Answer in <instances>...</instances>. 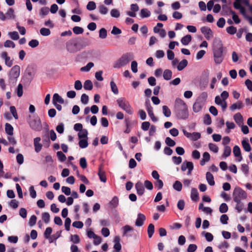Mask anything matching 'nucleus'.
<instances>
[{
    "instance_id": "obj_24",
    "label": "nucleus",
    "mask_w": 252,
    "mask_h": 252,
    "mask_svg": "<svg viewBox=\"0 0 252 252\" xmlns=\"http://www.w3.org/2000/svg\"><path fill=\"white\" fill-rule=\"evenodd\" d=\"M231 153V149L229 146H224L223 152L221 158H226L228 157Z\"/></svg>"
},
{
    "instance_id": "obj_9",
    "label": "nucleus",
    "mask_w": 252,
    "mask_h": 252,
    "mask_svg": "<svg viewBox=\"0 0 252 252\" xmlns=\"http://www.w3.org/2000/svg\"><path fill=\"white\" fill-rule=\"evenodd\" d=\"M36 68L33 65H28L25 71V74L30 81L34 78Z\"/></svg>"
},
{
    "instance_id": "obj_45",
    "label": "nucleus",
    "mask_w": 252,
    "mask_h": 252,
    "mask_svg": "<svg viewBox=\"0 0 252 252\" xmlns=\"http://www.w3.org/2000/svg\"><path fill=\"white\" fill-rule=\"evenodd\" d=\"M99 12L102 15H106L108 11V8L103 5H100L98 7Z\"/></svg>"
},
{
    "instance_id": "obj_2",
    "label": "nucleus",
    "mask_w": 252,
    "mask_h": 252,
    "mask_svg": "<svg viewBox=\"0 0 252 252\" xmlns=\"http://www.w3.org/2000/svg\"><path fill=\"white\" fill-rule=\"evenodd\" d=\"M133 59L134 56L132 53L127 52L124 54L121 57L114 63L113 67L116 68H120L125 66Z\"/></svg>"
},
{
    "instance_id": "obj_61",
    "label": "nucleus",
    "mask_w": 252,
    "mask_h": 252,
    "mask_svg": "<svg viewBox=\"0 0 252 252\" xmlns=\"http://www.w3.org/2000/svg\"><path fill=\"white\" fill-rule=\"evenodd\" d=\"M36 220H37V218L35 215L32 216L29 220V225L30 226H32L34 225L36 223Z\"/></svg>"
},
{
    "instance_id": "obj_56",
    "label": "nucleus",
    "mask_w": 252,
    "mask_h": 252,
    "mask_svg": "<svg viewBox=\"0 0 252 252\" xmlns=\"http://www.w3.org/2000/svg\"><path fill=\"white\" fill-rule=\"evenodd\" d=\"M110 15L112 17L118 18L120 16V13L117 9H112L110 11Z\"/></svg>"
},
{
    "instance_id": "obj_51",
    "label": "nucleus",
    "mask_w": 252,
    "mask_h": 252,
    "mask_svg": "<svg viewBox=\"0 0 252 252\" xmlns=\"http://www.w3.org/2000/svg\"><path fill=\"white\" fill-rule=\"evenodd\" d=\"M96 8V4L93 1H90L87 5V9L88 10H94Z\"/></svg>"
},
{
    "instance_id": "obj_3",
    "label": "nucleus",
    "mask_w": 252,
    "mask_h": 252,
    "mask_svg": "<svg viewBox=\"0 0 252 252\" xmlns=\"http://www.w3.org/2000/svg\"><path fill=\"white\" fill-rule=\"evenodd\" d=\"M212 50L214 61L216 64L220 63V40L219 38H215L213 43Z\"/></svg>"
},
{
    "instance_id": "obj_14",
    "label": "nucleus",
    "mask_w": 252,
    "mask_h": 252,
    "mask_svg": "<svg viewBox=\"0 0 252 252\" xmlns=\"http://www.w3.org/2000/svg\"><path fill=\"white\" fill-rule=\"evenodd\" d=\"M233 153L234 156L236 158V160L240 162L243 159L241 154V151L240 147L238 145H235L233 148Z\"/></svg>"
},
{
    "instance_id": "obj_5",
    "label": "nucleus",
    "mask_w": 252,
    "mask_h": 252,
    "mask_svg": "<svg viewBox=\"0 0 252 252\" xmlns=\"http://www.w3.org/2000/svg\"><path fill=\"white\" fill-rule=\"evenodd\" d=\"M117 104L119 106L125 111L127 113L131 115L133 113V110L129 104V102L124 97H121L117 100Z\"/></svg>"
},
{
    "instance_id": "obj_7",
    "label": "nucleus",
    "mask_w": 252,
    "mask_h": 252,
    "mask_svg": "<svg viewBox=\"0 0 252 252\" xmlns=\"http://www.w3.org/2000/svg\"><path fill=\"white\" fill-rule=\"evenodd\" d=\"M206 93H202L193 105V111L195 112H199L204 105V101L207 97Z\"/></svg>"
},
{
    "instance_id": "obj_62",
    "label": "nucleus",
    "mask_w": 252,
    "mask_h": 252,
    "mask_svg": "<svg viewBox=\"0 0 252 252\" xmlns=\"http://www.w3.org/2000/svg\"><path fill=\"white\" fill-rule=\"evenodd\" d=\"M71 241L75 244H78L80 242V238L79 236L77 234L71 235Z\"/></svg>"
},
{
    "instance_id": "obj_38",
    "label": "nucleus",
    "mask_w": 252,
    "mask_h": 252,
    "mask_svg": "<svg viewBox=\"0 0 252 252\" xmlns=\"http://www.w3.org/2000/svg\"><path fill=\"white\" fill-rule=\"evenodd\" d=\"M93 87V83L90 80L85 81L84 83V88L86 90H91Z\"/></svg>"
},
{
    "instance_id": "obj_59",
    "label": "nucleus",
    "mask_w": 252,
    "mask_h": 252,
    "mask_svg": "<svg viewBox=\"0 0 252 252\" xmlns=\"http://www.w3.org/2000/svg\"><path fill=\"white\" fill-rule=\"evenodd\" d=\"M81 101L83 104H87L89 102V96L85 94H82L81 97Z\"/></svg>"
},
{
    "instance_id": "obj_48",
    "label": "nucleus",
    "mask_w": 252,
    "mask_h": 252,
    "mask_svg": "<svg viewBox=\"0 0 252 252\" xmlns=\"http://www.w3.org/2000/svg\"><path fill=\"white\" fill-rule=\"evenodd\" d=\"M8 34L10 36V37L13 40H17L19 38V35L18 34V33L16 31L9 32H8Z\"/></svg>"
},
{
    "instance_id": "obj_58",
    "label": "nucleus",
    "mask_w": 252,
    "mask_h": 252,
    "mask_svg": "<svg viewBox=\"0 0 252 252\" xmlns=\"http://www.w3.org/2000/svg\"><path fill=\"white\" fill-rule=\"evenodd\" d=\"M72 31L73 32L76 34H81L84 32V30L82 28L77 26L74 27L73 28Z\"/></svg>"
},
{
    "instance_id": "obj_53",
    "label": "nucleus",
    "mask_w": 252,
    "mask_h": 252,
    "mask_svg": "<svg viewBox=\"0 0 252 252\" xmlns=\"http://www.w3.org/2000/svg\"><path fill=\"white\" fill-rule=\"evenodd\" d=\"M23 85L21 84H19L17 87V88L16 90L17 94L18 97H20L22 96L23 94Z\"/></svg>"
},
{
    "instance_id": "obj_44",
    "label": "nucleus",
    "mask_w": 252,
    "mask_h": 252,
    "mask_svg": "<svg viewBox=\"0 0 252 252\" xmlns=\"http://www.w3.org/2000/svg\"><path fill=\"white\" fill-rule=\"evenodd\" d=\"M110 84L112 92L115 94H118V89L115 83L113 81H111Z\"/></svg>"
},
{
    "instance_id": "obj_42",
    "label": "nucleus",
    "mask_w": 252,
    "mask_h": 252,
    "mask_svg": "<svg viewBox=\"0 0 252 252\" xmlns=\"http://www.w3.org/2000/svg\"><path fill=\"white\" fill-rule=\"evenodd\" d=\"M94 66V64L92 62H90L87 63V64L81 68L80 70L81 71L88 72L90 71L91 68H92Z\"/></svg>"
},
{
    "instance_id": "obj_33",
    "label": "nucleus",
    "mask_w": 252,
    "mask_h": 252,
    "mask_svg": "<svg viewBox=\"0 0 252 252\" xmlns=\"http://www.w3.org/2000/svg\"><path fill=\"white\" fill-rule=\"evenodd\" d=\"M110 207L112 208H116L119 204V199L117 196H114L109 202Z\"/></svg>"
},
{
    "instance_id": "obj_28",
    "label": "nucleus",
    "mask_w": 252,
    "mask_h": 252,
    "mask_svg": "<svg viewBox=\"0 0 252 252\" xmlns=\"http://www.w3.org/2000/svg\"><path fill=\"white\" fill-rule=\"evenodd\" d=\"M206 178L208 183L210 186H214L215 185L214 176L211 173L207 172L206 174Z\"/></svg>"
},
{
    "instance_id": "obj_32",
    "label": "nucleus",
    "mask_w": 252,
    "mask_h": 252,
    "mask_svg": "<svg viewBox=\"0 0 252 252\" xmlns=\"http://www.w3.org/2000/svg\"><path fill=\"white\" fill-rule=\"evenodd\" d=\"M188 61L186 59L183 60L181 62H180L178 66L177 69L179 71L182 70L184 68H185L188 65Z\"/></svg>"
},
{
    "instance_id": "obj_18",
    "label": "nucleus",
    "mask_w": 252,
    "mask_h": 252,
    "mask_svg": "<svg viewBox=\"0 0 252 252\" xmlns=\"http://www.w3.org/2000/svg\"><path fill=\"white\" fill-rule=\"evenodd\" d=\"M233 119L235 121V123L239 126H241L243 124H244V119L242 114L238 112L235 114L233 116Z\"/></svg>"
},
{
    "instance_id": "obj_43",
    "label": "nucleus",
    "mask_w": 252,
    "mask_h": 252,
    "mask_svg": "<svg viewBox=\"0 0 252 252\" xmlns=\"http://www.w3.org/2000/svg\"><path fill=\"white\" fill-rule=\"evenodd\" d=\"M162 112L163 115L166 117H169L171 116V111L170 109L166 105H164L162 106Z\"/></svg>"
},
{
    "instance_id": "obj_25",
    "label": "nucleus",
    "mask_w": 252,
    "mask_h": 252,
    "mask_svg": "<svg viewBox=\"0 0 252 252\" xmlns=\"http://www.w3.org/2000/svg\"><path fill=\"white\" fill-rule=\"evenodd\" d=\"M190 197L193 201H196L199 199L198 192L196 188H193L191 189Z\"/></svg>"
},
{
    "instance_id": "obj_21",
    "label": "nucleus",
    "mask_w": 252,
    "mask_h": 252,
    "mask_svg": "<svg viewBox=\"0 0 252 252\" xmlns=\"http://www.w3.org/2000/svg\"><path fill=\"white\" fill-rule=\"evenodd\" d=\"M135 189L137 191V193L139 195H142L144 194L145 189L143 183L140 181L137 182L135 185Z\"/></svg>"
},
{
    "instance_id": "obj_1",
    "label": "nucleus",
    "mask_w": 252,
    "mask_h": 252,
    "mask_svg": "<svg viewBox=\"0 0 252 252\" xmlns=\"http://www.w3.org/2000/svg\"><path fill=\"white\" fill-rule=\"evenodd\" d=\"M174 112L179 120H186L189 116L187 105L183 100L179 98L175 100Z\"/></svg>"
},
{
    "instance_id": "obj_17",
    "label": "nucleus",
    "mask_w": 252,
    "mask_h": 252,
    "mask_svg": "<svg viewBox=\"0 0 252 252\" xmlns=\"http://www.w3.org/2000/svg\"><path fill=\"white\" fill-rule=\"evenodd\" d=\"M233 7L235 9L239 10L242 15L247 12L246 8L242 6V3L239 0H235L233 3Z\"/></svg>"
},
{
    "instance_id": "obj_39",
    "label": "nucleus",
    "mask_w": 252,
    "mask_h": 252,
    "mask_svg": "<svg viewBox=\"0 0 252 252\" xmlns=\"http://www.w3.org/2000/svg\"><path fill=\"white\" fill-rule=\"evenodd\" d=\"M79 145L81 148H86L88 146V139L84 138L80 139L79 141Z\"/></svg>"
},
{
    "instance_id": "obj_16",
    "label": "nucleus",
    "mask_w": 252,
    "mask_h": 252,
    "mask_svg": "<svg viewBox=\"0 0 252 252\" xmlns=\"http://www.w3.org/2000/svg\"><path fill=\"white\" fill-rule=\"evenodd\" d=\"M244 107V104L241 100H239L235 103L232 104L230 107L229 109L230 111L234 112L236 110H240Z\"/></svg>"
},
{
    "instance_id": "obj_6",
    "label": "nucleus",
    "mask_w": 252,
    "mask_h": 252,
    "mask_svg": "<svg viewBox=\"0 0 252 252\" xmlns=\"http://www.w3.org/2000/svg\"><path fill=\"white\" fill-rule=\"evenodd\" d=\"M66 46L67 50L70 53H76L82 48L81 44L75 39L69 40L67 42Z\"/></svg>"
},
{
    "instance_id": "obj_40",
    "label": "nucleus",
    "mask_w": 252,
    "mask_h": 252,
    "mask_svg": "<svg viewBox=\"0 0 252 252\" xmlns=\"http://www.w3.org/2000/svg\"><path fill=\"white\" fill-rule=\"evenodd\" d=\"M173 188L178 191H180L182 189V184L181 182L176 181L173 185Z\"/></svg>"
},
{
    "instance_id": "obj_46",
    "label": "nucleus",
    "mask_w": 252,
    "mask_h": 252,
    "mask_svg": "<svg viewBox=\"0 0 252 252\" xmlns=\"http://www.w3.org/2000/svg\"><path fill=\"white\" fill-rule=\"evenodd\" d=\"M226 32L230 35H234L237 32V29L233 26H230L226 28Z\"/></svg>"
},
{
    "instance_id": "obj_27",
    "label": "nucleus",
    "mask_w": 252,
    "mask_h": 252,
    "mask_svg": "<svg viewBox=\"0 0 252 252\" xmlns=\"http://www.w3.org/2000/svg\"><path fill=\"white\" fill-rule=\"evenodd\" d=\"M120 237L118 236H115V237L114 238L115 244L114 246V248L115 249V251H118V252H119L122 249V246L120 243Z\"/></svg>"
},
{
    "instance_id": "obj_22",
    "label": "nucleus",
    "mask_w": 252,
    "mask_h": 252,
    "mask_svg": "<svg viewBox=\"0 0 252 252\" xmlns=\"http://www.w3.org/2000/svg\"><path fill=\"white\" fill-rule=\"evenodd\" d=\"M242 145L244 150L247 152H250L252 150V148L249 142V140L247 138H244L242 141Z\"/></svg>"
},
{
    "instance_id": "obj_10",
    "label": "nucleus",
    "mask_w": 252,
    "mask_h": 252,
    "mask_svg": "<svg viewBox=\"0 0 252 252\" xmlns=\"http://www.w3.org/2000/svg\"><path fill=\"white\" fill-rule=\"evenodd\" d=\"M145 106L146 107V110L148 113L149 117L151 118V120L154 122H156L158 121V119L155 116L153 109L152 106L151 105L149 100L146 101L145 102Z\"/></svg>"
},
{
    "instance_id": "obj_11",
    "label": "nucleus",
    "mask_w": 252,
    "mask_h": 252,
    "mask_svg": "<svg viewBox=\"0 0 252 252\" xmlns=\"http://www.w3.org/2000/svg\"><path fill=\"white\" fill-rule=\"evenodd\" d=\"M20 69L18 65L14 66L9 72V76L11 80H16L20 75Z\"/></svg>"
},
{
    "instance_id": "obj_29",
    "label": "nucleus",
    "mask_w": 252,
    "mask_h": 252,
    "mask_svg": "<svg viewBox=\"0 0 252 252\" xmlns=\"http://www.w3.org/2000/svg\"><path fill=\"white\" fill-rule=\"evenodd\" d=\"M5 132L7 135H12L13 134V127L9 123H6L5 125Z\"/></svg>"
},
{
    "instance_id": "obj_52",
    "label": "nucleus",
    "mask_w": 252,
    "mask_h": 252,
    "mask_svg": "<svg viewBox=\"0 0 252 252\" xmlns=\"http://www.w3.org/2000/svg\"><path fill=\"white\" fill-rule=\"evenodd\" d=\"M57 156L59 160L61 162L64 161L66 159L65 155L64 154H63L61 151L58 152L57 153Z\"/></svg>"
},
{
    "instance_id": "obj_55",
    "label": "nucleus",
    "mask_w": 252,
    "mask_h": 252,
    "mask_svg": "<svg viewBox=\"0 0 252 252\" xmlns=\"http://www.w3.org/2000/svg\"><path fill=\"white\" fill-rule=\"evenodd\" d=\"M107 36V31L104 28H101L99 32V37L100 38L104 39Z\"/></svg>"
},
{
    "instance_id": "obj_54",
    "label": "nucleus",
    "mask_w": 252,
    "mask_h": 252,
    "mask_svg": "<svg viewBox=\"0 0 252 252\" xmlns=\"http://www.w3.org/2000/svg\"><path fill=\"white\" fill-rule=\"evenodd\" d=\"M165 142L169 147H173L176 144L175 142L169 137L166 138Z\"/></svg>"
},
{
    "instance_id": "obj_8",
    "label": "nucleus",
    "mask_w": 252,
    "mask_h": 252,
    "mask_svg": "<svg viewBox=\"0 0 252 252\" xmlns=\"http://www.w3.org/2000/svg\"><path fill=\"white\" fill-rule=\"evenodd\" d=\"M232 195L244 199L247 197V194L246 191L238 186L234 188Z\"/></svg>"
},
{
    "instance_id": "obj_23",
    "label": "nucleus",
    "mask_w": 252,
    "mask_h": 252,
    "mask_svg": "<svg viewBox=\"0 0 252 252\" xmlns=\"http://www.w3.org/2000/svg\"><path fill=\"white\" fill-rule=\"evenodd\" d=\"M52 101L53 104H56L58 102L60 104L64 103L63 99L58 94L56 93L53 95Z\"/></svg>"
},
{
    "instance_id": "obj_31",
    "label": "nucleus",
    "mask_w": 252,
    "mask_h": 252,
    "mask_svg": "<svg viewBox=\"0 0 252 252\" xmlns=\"http://www.w3.org/2000/svg\"><path fill=\"white\" fill-rule=\"evenodd\" d=\"M151 12L147 8H143L141 10L140 16L142 18H147L150 16Z\"/></svg>"
},
{
    "instance_id": "obj_15",
    "label": "nucleus",
    "mask_w": 252,
    "mask_h": 252,
    "mask_svg": "<svg viewBox=\"0 0 252 252\" xmlns=\"http://www.w3.org/2000/svg\"><path fill=\"white\" fill-rule=\"evenodd\" d=\"M227 14H231L232 15V19L234 21V22L236 24H238L240 23L241 22V19L239 18L238 15L237 14L236 12L234 10H233L230 7H227Z\"/></svg>"
},
{
    "instance_id": "obj_12",
    "label": "nucleus",
    "mask_w": 252,
    "mask_h": 252,
    "mask_svg": "<svg viewBox=\"0 0 252 252\" xmlns=\"http://www.w3.org/2000/svg\"><path fill=\"white\" fill-rule=\"evenodd\" d=\"M187 169H188V175H190L193 169V164L192 162L185 161L183 162L181 165V170L183 171H185Z\"/></svg>"
},
{
    "instance_id": "obj_19",
    "label": "nucleus",
    "mask_w": 252,
    "mask_h": 252,
    "mask_svg": "<svg viewBox=\"0 0 252 252\" xmlns=\"http://www.w3.org/2000/svg\"><path fill=\"white\" fill-rule=\"evenodd\" d=\"M146 220L145 215L141 213H139L137 215V218L135 221V225L137 226H141Z\"/></svg>"
},
{
    "instance_id": "obj_35",
    "label": "nucleus",
    "mask_w": 252,
    "mask_h": 252,
    "mask_svg": "<svg viewBox=\"0 0 252 252\" xmlns=\"http://www.w3.org/2000/svg\"><path fill=\"white\" fill-rule=\"evenodd\" d=\"M123 235L124 236H131V235H128V233L129 232V231H132L133 230V228L132 227H131L129 225H125V226H124L123 227Z\"/></svg>"
},
{
    "instance_id": "obj_26",
    "label": "nucleus",
    "mask_w": 252,
    "mask_h": 252,
    "mask_svg": "<svg viewBox=\"0 0 252 252\" xmlns=\"http://www.w3.org/2000/svg\"><path fill=\"white\" fill-rule=\"evenodd\" d=\"M192 37L190 34H187L182 38L181 42L184 45H188L191 41Z\"/></svg>"
},
{
    "instance_id": "obj_41",
    "label": "nucleus",
    "mask_w": 252,
    "mask_h": 252,
    "mask_svg": "<svg viewBox=\"0 0 252 252\" xmlns=\"http://www.w3.org/2000/svg\"><path fill=\"white\" fill-rule=\"evenodd\" d=\"M148 234L149 238H151L155 232V227L153 224L150 223L148 227Z\"/></svg>"
},
{
    "instance_id": "obj_50",
    "label": "nucleus",
    "mask_w": 252,
    "mask_h": 252,
    "mask_svg": "<svg viewBox=\"0 0 252 252\" xmlns=\"http://www.w3.org/2000/svg\"><path fill=\"white\" fill-rule=\"evenodd\" d=\"M42 219L45 223H48L50 219V216L48 213L45 212L42 214Z\"/></svg>"
},
{
    "instance_id": "obj_47",
    "label": "nucleus",
    "mask_w": 252,
    "mask_h": 252,
    "mask_svg": "<svg viewBox=\"0 0 252 252\" xmlns=\"http://www.w3.org/2000/svg\"><path fill=\"white\" fill-rule=\"evenodd\" d=\"M40 33L42 36H48L51 34V31L49 29L42 28L40 30Z\"/></svg>"
},
{
    "instance_id": "obj_20",
    "label": "nucleus",
    "mask_w": 252,
    "mask_h": 252,
    "mask_svg": "<svg viewBox=\"0 0 252 252\" xmlns=\"http://www.w3.org/2000/svg\"><path fill=\"white\" fill-rule=\"evenodd\" d=\"M40 141L41 138L39 137L35 138L33 140V145L36 153L39 152L42 149V145L40 143Z\"/></svg>"
},
{
    "instance_id": "obj_49",
    "label": "nucleus",
    "mask_w": 252,
    "mask_h": 252,
    "mask_svg": "<svg viewBox=\"0 0 252 252\" xmlns=\"http://www.w3.org/2000/svg\"><path fill=\"white\" fill-rule=\"evenodd\" d=\"M202 234L205 236L206 240L208 242H211L213 240V236L211 233L203 231Z\"/></svg>"
},
{
    "instance_id": "obj_4",
    "label": "nucleus",
    "mask_w": 252,
    "mask_h": 252,
    "mask_svg": "<svg viewBox=\"0 0 252 252\" xmlns=\"http://www.w3.org/2000/svg\"><path fill=\"white\" fill-rule=\"evenodd\" d=\"M30 120L28 123L32 129L35 131H40L42 129V124L40 118L38 116H29Z\"/></svg>"
},
{
    "instance_id": "obj_34",
    "label": "nucleus",
    "mask_w": 252,
    "mask_h": 252,
    "mask_svg": "<svg viewBox=\"0 0 252 252\" xmlns=\"http://www.w3.org/2000/svg\"><path fill=\"white\" fill-rule=\"evenodd\" d=\"M172 72L169 69H165L163 73V78L166 80H169L172 77Z\"/></svg>"
},
{
    "instance_id": "obj_30",
    "label": "nucleus",
    "mask_w": 252,
    "mask_h": 252,
    "mask_svg": "<svg viewBox=\"0 0 252 252\" xmlns=\"http://www.w3.org/2000/svg\"><path fill=\"white\" fill-rule=\"evenodd\" d=\"M98 175L99 176L100 180L101 182L103 183H105L106 182V177L105 176V172L101 169V166H100L99 168Z\"/></svg>"
},
{
    "instance_id": "obj_57",
    "label": "nucleus",
    "mask_w": 252,
    "mask_h": 252,
    "mask_svg": "<svg viewBox=\"0 0 252 252\" xmlns=\"http://www.w3.org/2000/svg\"><path fill=\"white\" fill-rule=\"evenodd\" d=\"M4 47L7 48L11 47L12 48H14L15 46V44L12 41L10 40H7L4 43Z\"/></svg>"
},
{
    "instance_id": "obj_63",
    "label": "nucleus",
    "mask_w": 252,
    "mask_h": 252,
    "mask_svg": "<svg viewBox=\"0 0 252 252\" xmlns=\"http://www.w3.org/2000/svg\"><path fill=\"white\" fill-rule=\"evenodd\" d=\"M39 45V42L36 39H32L29 42V45L32 48H35Z\"/></svg>"
},
{
    "instance_id": "obj_60",
    "label": "nucleus",
    "mask_w": 252,
    "mask_h": 252,
    "mask_svg": "<svg viewBox=\"0 0 252 252\" xmlns=\"http://www.w3.org/2000/svg\"><path fill=\"white\" fill-rule=\"evenodd\" d=\"M204 123L206 125H209L211 124L212 121L210 116L209 114H206L204 117Z\"/></svg>"
},
{
    "instance_id": "obj_64",
    "label": "nucleus",
    "mask_w": 252,
    "mask_h": 252,
    "mask_svg": "<svg viewBox=\"0 0 252 252\" xmlns=\"http://www.w3.org/2000/svg\"><path fill=\"white\" fill-rule=\"evenodd\" d=\"M245 84L247 86V89L251 92L252 91V81L249 79L246 80Z\"/></svg>"
},
{
    "instance_id": "obj_36",
    "label": "nucleus",
    "mask_w": 252,
    "mask_h": 252,
    "mask_svg": "<svg viewBox=\"0 0 252 252\" xmlns=\"http://www.w3.org/2000/svg\"><path fill=\"white\" fill-rule=\"evenodd\" d=\"M88 131L86 129H82L80 130L78 133V136L80 139L87 138L88 139Z\"/></svg>"
},
{
    "instance_id": "obj_37",
    "label": "nucleus",
    "mask_w": 252,
    "mask_h": 252,
    "mask_svg": "<svg viewBox=\"0 0 252 252\" xmlns=\"http://www.w3.org/2000/svg\"><path fill=\"white\" fill-rule=\"evenodd\" d=\"M5 16L6 17V19H14L15 18V15L14 14L13 9L9 8L5 14Z\"/></svg>"
},
{
    "instance_id": "obj_13",
    "label": "nucleus",
    "mask_w": 252,
    "mask_h": 252,
    "mask_svg": "<svg viewBox=\"0 0 252 252\" xmlns=\"http://www.w3.org/2000/svg\"><path fill=\"white\" fill-rule=\"evenodd\" d=\"M200 31L206 39L209 40L213 37V32L210 28L204 26L201 28Z\"/></svg>"
}]
</instances>
